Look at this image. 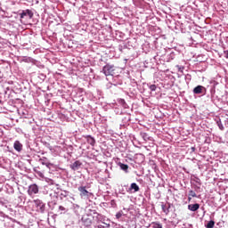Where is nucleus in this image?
Wrapping results in <instances>:
<instances>
[{
    "mask_svg": "<svg viewBox=\"0 0 228 228\" xmlns=\"http://www.w3.org/2000/svg\"><path fill=\"white\" fill-rule=\"evenodd\" d=\"M210 94H211V98L213 99V96H214L215 94H216L215 87H212V88L210 89Z\"/></svg>",
    "mask_w": 228,
    "mask_h": 228,
    "instance_id": "obj_33",
    "label": "nucleus"
},
{
    "mask_svg": "<svg viewBox=\"0 0 228 228\" xmlns=\"http://www.w3.org/2000/svg\"><path fill=\"white\" fill-rule=\"evenodd\" d=\"M192 181H194V183H196L197 184H199V186L202 185V182L200 181V178H199L198 176H194V178L192 179Z\"/></svg>",
    "mask_w": 228,
    "mask_h": 228,
    "instance_id": "obj_26",
    "label": "nucleus"
},
{
    "mask_svg": "<svg viewBox=\"0 0 228 228\" xmlns=\"http://www.w3.org/2000/svg\"><path fill=\"white\" fill-rule=\"evenodd\" d=\"M195 151H196V148L195 147H191V152H195Z\"/></svg>",
    "mask_w": 228,
    "mask_h": 228,
    "instance_id": "obj_37",
    "label": "nucleus"
},
{
    "mask_svg": "<svg viewBox=\"0 0 228 228\" xmlns=\"http://www.w3.org/2000/svg\"><path fill=\"white\" fill-rule=\"evenodd\" d=\"M91 215L93 216L94 224H101L106 218V216H104L102 214L97 213L95 210H93Z\"/></svg>",
    "mask_w": 228,
    "mask_h": 228,
    "instance_id": "obj_6",
    "label": "nucleus"
},
{
    "mask_svg": "<svg viewBox=\"0 0 228 228\" xmlns=\"http://www.w3.org/2000/svg\"><path fill=\"white\" fill-rule=\"evenodd\" d=\"M118 167H119L120 170H123V172H125L126 174L129 172V166L126 164L118 162Z\"/></svg>",
    "mask_w": 228,
    "mask_h": 228,
    "instance_id": "obj_13",
    "label": "nucleus"
},
{
    "mask_svg": "<svg viewBox=\"0 0 228 228\" xmlns=\"http://www.w3.org/2000/svg\"><path fill=\"white\" fill-rule=\"evenodd\" d=\"M22 143L19 141H15L13 143V149L16 150L17 152H21L22 151Z\"/></svg>",
    "mask_w": 228,
    "mask_h": 228,
    "instance_id": "obj_14",
    "label": "nucleus"
},
{
    "mask_svg": "<svg viewBox=\"0 0 228 228\" xmlns=\"http://www.w3.org/2000/svg\"><path fill=\"white\" fill-rule=\"evenodd\" d=\"M118 102L125 110H127L129 108V105H127V103L126 102V100H124L122 98L118 99Z\"/></svg>",
    "mask_w": 228,
    "mask_h": 228,
    "instance_id": "obj_17",
    "label": "nucleus"
},
{
    "mask_svg": "<svg viewBox=\"0 0 228 228\" xmlns=\"http://www.w3.org/2000/svg\"><path fill=\"white\" fill-rule=\"evenodd\" d=\"M169 58H171V60H174V53H171L169 54Z\"/></svg>",
    "mask_w": 228,
    "mask_h": 228,
    "instance_id": "obj_38",
    "label": "nucleus"
},
{
    "mask_svg": "<svg viewBox=\"0 0 228 228\" xmlns=\"http://www.w3.org/2000/svg\"><path fill=\"white\" fill-rule=\"evenodd\" d=\"M45 77H46L45 74H43V73L39 74V78L42 79V81H45Z\"/></svg>",
    "mask_w": 228,
    "mask_h": 228,
    "instance_id": "obj_32",
    "label": "nucleus"
},
{
    "mask_svg": "<svg viewBox=\"0 0 228 228\" xmlns=\"http://www.w3.org/2000/svg\"><path fill=\"white\" fill-rule=\"evenodd\" d=\"M122 216H124V212L122 210H120L119 212H118L116 214L117 220H120V218H122Z\"/></svg>",
    "mask_w": 228,
    "mask_h": 228,
    "instance_id": "obj_28",
    "label": "nucleus"
},
{
    "mask_svg": "<svg viewBox=\"0 0 228 228\" xmlns=\"http://www.w3.org/2000/svg\"><path fill=\"white\" fill-rule=\"evenodd\" d=\"M11 193H13V188L11 187Z\"/></svg>",
    "mask_w": 228,
    "mask_h": 228,
    "instance_id": "obj_41",
    "label": "nucleus"
},
{
    "mask_svg": "<svg viewBox=\"0 0 228 228\" xmlns=\"http://www.w3.org/2000/svg\"><path fill=\"white\" fill-rule=\"evenodd\" d=\"M81 223L85 227H91L94 224V217L91 214L84 215L81 218Z\"/></svg>",
    "mask_w": 228,
    "mask_h": 228,
    "instance_id": "obj_3",
    "label": "nucleus"
},
{
    "mask_svg": "<svg viewBox=\"0 0 228 228\" xmlns=\"http://www.w3.org/2000/svg\"><path fill=\"white\" fill-rule=\"evenodd\" d=\"M0 10H1V4H0Z\"/></svg>",
    "mask_w": 228,
    "mask_h": 228,
    "instance_id": "obj_44",
    "label": "nucleus"
},
{
    "mask_svg": "<svg viewBox=\"0 0 228 228\" xmlns=\"http://www.w3.org/2000/svg\"><path fill=\"white\" fill-rule=\"evenodd\" d=\"M161 209L165 215H168L170 213V204L168 206L165 205L164 203L161 204Z\"/></svg>",
    "mask_w": 228,
    "mask_h": 228,
    "instance_id": "obj_18",
    "label": "nucleus"
},
{
    "mask_svg": "<svg viewBox=\"0 0 228 228\" xmlns=\"http://www.w3.org/2000/svg\"><path fill=\"white\" fill-rule=\"evenodd\" d=\"M224 57L228 60V50L224 51Z\"/></svg>",
    "mask_w": 228,
    "mask_h": 228,
    "instance_id": "obj_35",
    "label": "nucleus"
},
{
    "mask_svg": "<svg viewBox=\"0 0 228 228\" xmlns=\"http://www.w3.org/2000/svg\"><path fill=\"white\" fill-rule=\"evenodd\" d=\"M98 228H104L102 224H98Z\"/></svg>",
    "mask_w": 228,
    "mask_h": 228,
    "instance_id": "obj_40",
    "label": "nucleus"
},
{
    "mask_svg": "<svg viewBox=\"0 0 228 228\" xmlns=\"http://www.w3.org/2000/svg\"><path fill=\"white\" fill-rule=\"evenodd\" d=\"M184 80H185L186 85H190V81H191V75L186 74L184 77Z\"/></svg>",
    "mask_w": 228,
    "mask_h": 228,
    "instance_id": "obj_25",
    "label": "nucleus"
},
{
    "mask_svg": "<svg viewBox=\"0 0 228 228\" xmlns=\"http://www.w3.org/2000/svg\"><path fill=\"white\" fill-rule=\"evenodd\" d=\"M216 126L219 127L221 131H224V125L222 124V119L220 118L216 119Z\"/></svg>",
    "mask_w": 228,
    "mask_h": 228,
    "instance_id": "obj_24",
    "label": "nucleus"
},
{
    "mask_svg": "<svg viewBox=\"0 0 228 228\" xmlns=\"http://www.w3.org/2000/svg\"><path fill=\"white\" fill-rule=\"evenodd\" d=\"M189 197H197V193H195V191H189Z\"/></svg>",
    "mask_w": 228,
    "mask_h": 228,
    "instance_id": "obj_30",
    "label": "nucleus"
},
{
    "mask_svg": "<svg viewBox=\"0 0 228 228\" xmlns=\"http://www.w3.org/2000/svg\"><path fill=\"white\" fill-rule=\"evenodd\" d=\"M0 206H6V200L0 199Z\"/></svg>",
    "mask_w": 228,
    "mask_h": 228,
    "instance_id": "obj_34",
    "label": "nucleus"
},
{
    "mask_svg": "<svg viewBox=\"0 0 228 228\" xmlns=\"http://www.w3.org/2000/svg\"><path fill=\"white\" fill-rule=\"evenodd\" d=\"M151 228H163V224H161L159 222H153L151 224Z\"/></svg>",
    "mask_w": 228,
    "mask_h": 228,
    "instance_id": "obj_23",
    "label": "nucleus"
},
{
    "mask_svg": "<svg viewBox=\"0 0 228 228\" xmlns=\"http://www.w3.org/2000/svg\"><path fill=\"white\" fill-rule=\"evenodd\" d=\"M69 193H70V191H61V193L59 194L61 200H63V199H67V197H69Z\"/></svg>",
    "mask_w": 228,
    "mask_h": 228,
    "instance_id": "obj_19",
    "label": "nucleus"
},
{
    "mask_svg": "<svg viewBox=\"0 0 228 228\" xmlns=\"http://www.w3.org/2000/svg\"><path fill=\"white\" fill-rule=\"evenodd\" d=\"M77 191H79V196L83 200H88V199L92 197V192L86 190V186L80 185L77 187Z\"/></svg>",
    "mask_w": 228,
    "mask_h": 228,
    "instance_id": "obj_2",
    "label": "nucleus"
},
{
    "mask_svg": "<svg viewBox=\"0 0 228 228\" xmlns=\"http://www.w3.org/2000/svg\"><path fill=\"white\" fill-rule=\"evenodd\" d=\"M85 138V140H86L87 143H89V145H91L92 147H95V138H94V136L92 135H84L83 136Z\"/></svg>",
    "mask_w": 228,
    "mask_h": 228,
    "instance_id": "obj_11",
    "label": "nucleus"
},
{
    "mask_svg": "<svg viewBox=\"0 0 228 228\" xmlns=\"http://www.w3.org/2000/svg\"><path fill=\"white\" fill-rule=\"evenodd\" d=\"M21 61H24V63H32V65H35V63H37V60L28 56H24Z\"/></svg>",
    "mask_w": 228,
    "mask_h": 228,
    "instance_id": "obj_15",
    "label": "nucleus"
},
{
    "mask_svg": "<svg viewBox=\"0 0 228 228\" xmlns=\"http://www.w3.org/2000/svg\"><path fill=\"white\" fill-rule=\"evenodd\" d=\"M199 190H200V186H196V187H195V191H199Z\"/></svg>",
    "mask_w": 228,
    "mask_h": 228,
    "instance_id": "obj_39",
    "label": "nucleus"
},
{
    "mask_svg": "<svg viewBox=\"0 0 228 228\" xmlns=\"http://www.w3.org/2000/svg\"><path fill=\"white\" fill-rule=\"evenodd\" d=\"M102 72L106 77L113 76V74H115V65L106 64L105 66H103Z\"/></svg>",
    "mask_w": 228,
    "mask_h": 228,
    "instance_id": "obj_5",
    "label": "nucleus"
},
{
    "mask_svg": "<svg viewBox=\"0 0 228 228\" xmlns=\"http://www.w3.org/2000/svg\"><path fill=\"white\" fill-rule=\"evenodd\" d=\"M81 165H83V163H81V161L77 160L75 161L73 164H71L69 167L71 168V170H79V168H81Z\"/></svg>",
    "mask_w": 228,
    "mask_h": 228,
    "instance_id": "obj_12",
    "label": "nucleus"
},
{
    "mask_svg": "<svg viewBox=\"0 0 228 228\" xmlns=\"http://www.w3.org/2000/svg\"><path fill=\"white\" fill-rule=\"evenodd\" d=\"M59 211H61V213H63V212L67 211V208H65V207H63V206H59Z\"/></svg>",
    "mask_w": 228,
    "mask_h": 228,
    "instance_id": "obj_31",
    "label": "nucleus"
},
{
    "mask_svg": "<svg viewBox=\"0 0 228 228\" xmlns=\"http://www.w3.org/2000/svg\"><path fill=\"white\" fill-rule=\"evenodd\" d=\"M33 204L37 213H41L42 215L46 213L47 209L45 208V203H44L42 200H34Z\"/></svg>",
    "mask_w": 228,
    "mask_h": 228,
    "instance_id": "obj_1",
    "label": "nucleus"
},
{
    "mask_svg": "<svg viewBox=\"0 0 228 228\" xmlns=\"http://www.w3.org/2000/svg\"><path fill=\"white\" fill-rule=\"evenodd\" d=\"M127 193H136L140 191V186L136 183H132L130 187L126 189Z\"/></svg>",
    "mask_w": 228,
    "mask_h": 228,
    "instance_id": "obj_10",
    "label": "nucleus"
},
{
    "mask_svg": "<svg viewBox=\"0 0 228 228\" xmlns=\"http://www.w3.org/2000/svg\"><path fill=\"white\" fill-rule=\"evenodd\" d=\"M4 216H6V215L4 214V212L0 210V217L4 218Z\"/></svg>",
    "mask_w": 228,
    "mask_h": 228,
    "instance_id": "obj_36",
    "label": "nucleus"
},
{
    "mask_svg": "<svg viewBox=\"0 0 228 228\" xmlns=\"http://www.w3.org/2000/svg\"><path fill=\"white\" fill-rule=\"evenodd\" d=\"M76 208H79V206H78V205H76Z\"/></svg>",
    "mask_w": 228,
    "mask_h": 228,
    "instance_id": "obj_43",
    "label": "nucleus"
},
{
    "mask_svg": "<svg viewBox=\"0 0 228 228\" xmlns=\"http://www.w3.org/2000/svg\"><path fill=\"white\" fill-rule=\"evenodd\" d=\"M200 208V205L199 203L188 205L189 211H192V212L198 211Z\"/></svg>",
    "mask_w": 228,
    "mask_h": 228,
    "instance_id": "obj_16",
    "label": "nucleus"
},
{
    "mask_svg": "<svg viewBox=\"0 0 228 228\" xmlns=\"http://www.w3.org/2000/svg\"><path fill=\"white\" fill-rule=\"evenodd\" d=\"M66 200L72 203L76 201V198H74V194H72V192H69L66 198Z\"/></svg>",
    "mask_w": 228,
    "mask_h": 228,
    "instance_id": "obj_22",
    "label": "nucleus"
},
{
    "mask_svg": "<svg viewBox=\"0 0 228 228\" xmlns=\"http://www.w3.org/2000/svg\"><path fill=\"white\" fill-rule=\"evenodd\" d=\"M38 191H39L38 185H37L36 183L28 186V193L29 197H33L34 195H37Z\"/></svg>",
    "mask_w": 228,
    "mask_h": 228,
    "instance_id": "obj_8",
    "label": "nucleus"
},
{
    "mask_svg": "<svg viewBox=\"0 0 228 228\" xmlns=\"http://www.w3.org/2000/svg\"><path fill=\"white\" fill-rule=\"evenodd\" d=\"M192 93L194 95H201V97H203V95L208 94V89H206V87L203 86H197L193 88Z\"/></svg>",
    "mask_w": 228,
    "mask_h": 228,
    "instance_id": "obj_7",
    "label": "nucleus"
},
{
    "mask_svg": "<svg viewBox=\"0 0 228 228\" xmlns=\"http://www.w3.org/2000/svg\"><path fill=\"white\" fill-rule=\"evenodd\" d=\"M149 88H150V90H151V92H156V89L158 88V86H156V85H151V86H149Z\"/></svg>",
    "mask_w": 228,
    "mask_h": 228,
    "instance_id": "obj_29",
    "label": "nucleus"
},
{
    "mask_svg": "<svg viewBox=\"0 0 228 228\" xmlns=\"http://www.w3.org/2000/svg\"><path fill=\"white\" fill-rule=\"evenodd\" d=\"M188 200H191V196H189V197H188Z\"/></svg>",
    "mask_w": 228,
    "mask_h": 228,
    "instance_id": "obj_42",
    "label": "nucleus"
},
{
    "mask_svg": "<svg viewBox=\"0 0 228 228\" xmlns=\"http://www.w3.org/2000/svg\"><path fill=\"white\" fill-rule=\"evenodd\" d=\"M206 228H213L215 227V221L211 220L208 223V224H205Z\"/></svg>",
    "mask_w": 228,
    "mask_h": 228,
    "instance_id": "obj_27",
    "label": "nucleus"
},
{
    "mask_svg": "<svg viewBox=\"0 0 228 228\" xmlns=\"http://www.w3.org/2000/svg\"><path fill=\"white\" fill-rule=\"evenodd\" d=\"M17 15L20 16V19H33V11L27 9V10H20L17 12Z\"/></svg>",
    "mask_w": 228,
    "mask_h": 228,
    "instance_id": "obj_4",
    "label": "nucleus"
},
{
    "mask_svg": "<svg viewBox=\"0 0 228 228\" xmlns=\"http://www.w3.org/2000/svg\"><path fill=\"white\" fill-rule=\"evenodd\" d=\"M140 136L142 138L144 142H149V140L151 139V137H149V134L145 132H141Z\"/></svg>",
    "mask_w": 228,
    "mask_h": 228,
    "instance_id": "obj_20",
    "label": "nucleus"
},
{
    "mask_svg": "<svg viewBox=\"0 0 228 228\" xmlns=\"http://www.w3.org/2000/svg\"><path fill=\"white\" fill-rule=\"evenodd\" d=\"M100 224H101L104 228H109V227H110V219H108V218L105 217L104 220L102 221Z\"/></svg>",
    "mask_w": 228,
    "mask_h": 228,
    "instance_id": "obj_21",
    "label": "nucleus"
},
{
    "mask_svg": "<svg viewBox=\"0 0 228 228\" xmlns=\"http://www.w3.org/2000/svg\"><path fill=\"white\" fill-rule=\"evenodd\" d=\"M39 163H41V165H44L46 168L50 169L53 168V167H54V165L51 163L49 159L45 157H42L41 159H39Z\"/></svg>",
    "mask_w": 228,
    "mask_h": 228,
    "instance_id": "obj_9",
    "label": "nucleus"
}]
</instances>
